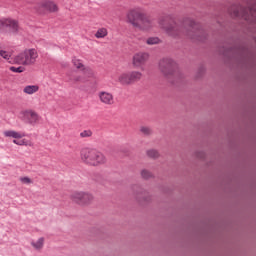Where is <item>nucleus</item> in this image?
I'll return each mask as SVG.
<instances>
[{"label":"nucleus","mask_w":256,"mask_h":256,"mask_svg":"<svg viewBox=\"0 0 256 256\" xmlns=\"http://www.w3.org/2000/svg\"><path fill=\"white\" fill-rule=\"evenodd\" d=\"M231 17L244 19L248 23H256V0H251L248 7L234 5L229 10Z\"/></svg>","instance_id":"nucleus-3"},{"label":"nucleus","mask_w":256,"mask_h":256,"mask_svg":"<svg viewBox=\"0 0 256 256\" xmlns=\"http://www.w3.org/2000/svg\"><path fill=\"white\" fill-rule=\"evenodd\" d=\"M159 26L164 29L165 33L173 39H179V37H188L189 39H195L196 41H204L207 34L201 27V24H197L193 19L186 18L182 24H177L175 21L165 23V19L159 21Z\"/></svg>","instance_id":"nucleus-1"},{"label":"nucleus","mask_w":256,"mask_h":256,"mask_svg":"<svg viewBox=\"0 0 256 256\" xmlns=\"http://www.w3.org/2000/svg\"><path fill=\"white\" fill-rule=\"evenodd\" d=\"M36 11L40 13V15H43L45 13H57L59 11V8L57 7V4L54 2H51L49 0H43L36 6Z\"/></svg>","instance_id":"nucleus-8"},{"label":"nucleus","mask_w":256,"mask_h":256,"mask_svg":"<svg viewBox=\"0 0 256 256\" xmlns=\"http://www.w3.org/2000/svg\"><path fill=\"white\" fill-rule=\"evenodd\" d=\"M72 63L74 65V67H76L77 69H81L82 71L84 70L85 66L83 65V63L81 62V60L74 58L72 60Z\"/></svg>","instance_id":"nucleus-22"},{"label":"nucleus","mask_w":256,"mask_h":256,"mask_svg":"<svg viewBox=\"0 0 256 256\" xmlns=\"http://www.w3.org/2000/svg\"><path fill=\"white\" fill-rule=\"evenodd\" d=\"M4 136L11 137L12 139H23V137H25V133L17 132L15 130H7V131H4Z\"/></svg>","instance_id":"nucleus-13"},{"label":"nucleus","mask_w":256,"mask_h":256,"mask_svg":"<svg viewBox=\"0 0 256 256\" xmlns=\"http://www.w3.org/2000/svg\"><path fill=\"white\" fill-rule=\"evenodd\" d=\"M143 77L139 71L125 72L119 75L118 82L120 85H133Z\"/></svg>","instance_id":"nucleus-6"},{"label":"nucleus","mask_w":256,"mask_h":256,"mask_svg":"<svg viewBox=\"0 0 256 256\" xmlns=\"http://www.w3.org/2000/svg\"><path fill=\"white\" fill-rule=\"evenodd\" d=\"M159 69L165 77H169L175 73V69H177V64L175 63V61H173V59L164 58L159 63Z\"/></svg>","instance_id":"nucleus-7"},{"label":"nucleus","mask_w":256,"mask_h":256,"mask_svg":"<svg viewBox=\"0 0 256 256\" xmlns=\"http://www.w3.org/2000/svg\"><path fill=\"white\" fill-rule=\"evenodd\" d=\"M148 157H151L152 159H157L159 157V151L155 149H151L147 151Z\"/></svg>","instance_id":"nucleus-24"},{"label":"nucleus","mask_w":256,"mask_h":256,"mask_svg":"<svg viewBox=\"0 0 256 256\" xmlns=\"http://www.w3.org/2000/svg\"><path fill=\"white\" fill-rule=\"evenodd\" d=\"M80 159L82 163L93 167L107 163V158L103 153L91 148H83L80 151Z\"/></svg>","instance_id":"nucleus-4"},{"label":"nucleus","mask_w":256,"mask_h":256,"mask_svg":"<svg viewBox=\"0 0 256 256\" xmlns=\"http://www.w3.org/2000/svg\"><path fill=\"white\" fill-rule=\"evenodd\" d=\"M96 39H103L104 37H107V29L100 28L95 34Z\"/></svg>","instance_id":"nucleus-18"},{"label":"nucleus","mask_w":256,"mask_h":256,"mask_svg":"<svg viewBox=\"0 0 256 256\" xmlns=\"http://www.w3.org/2000/svg\"><path fill=\"white\" fill-rule=\"evenodd\" d=\"M10 71H12V73H23V71H25V68L23 66H19V67L11 66Z\"/></svg>","instance_id":"nucleus-27"},{"label":"nucleus","mask_w":256,"mask_h":256,"mask_svg":"<svg viewBox=\"0 0 256 256\" xmlns=\"http://www.w3.org/2000/svg\"><path fill=\"white\" fill-rule=\"evenodd\" d=\"M149 59V54L147 52H138L134 54L132 59V65L134 67H143L147 60Z\"/></svg>","instance_id":"nucleus-9"},{"label":"nucleus","mask_w":256,"mask_h":256,"mask_svg":"<svg viewBox=\"0 0 256 256\" xmlns=\"http://www.w3.org/2000/svg\"><path fill=\"white\" fill-rule=\"evenodd\" d=\"M141 177L143 179H151V177H153V174L149 172V170L144 169L141 171Z\"/></svg>","instance_id":"nucleus-26"},{"label":"nucleus","mask_w":256,"mask_h":256,"mask_svg":"<svg viewBox=\"0 0 256 256\" xmlns=\"http://www.w3.org/2000/svg\"><path fill=\"white\" fill-rule=\"evenodd\" d=\"M147 45H159L161 43V40L159 37H150L146 41Z\"/></svg>","instance_id":"nucleus-20"},{"label":"nucleus","mask_w":256,"mask_h":256,"mask_svg":"<svg viewBox=\"0 0 256 256\" xmlns=\"http://www.w3.org/2000/svg\"><path fill=\"white\" fill-rule=\"evenodd\" d=\"M21 183H24L25 185H31L33 181L29 177H21L20 178Z\"/></svg>","instance_id":"nucleus-29"},{"label":"nucleus","mask_w":256,"mask_h":256,"mask_svg":"<svg viewBox=\"0 0 256 256\" xmlns=\"http://www.w3.org/2000/svg\"><path fill=\"white\" fill-rule=\"evenodd\" d=\"M13 143L15 144V145H27V141H25V140H20V141H18V140H13Z\"/></svg>","instance_id":"nucleus-30"},{"label":"nucleus","mask_w":256,"mask_h":256,"mask_svg":"<svg viewBox=\"0 0 256 256\" xmlns=\"http://www.w3.org/2000/svg\"><path fill=\"white\" fill-rule=\"evenodd\" d=\"M84 79H93L95 77V72L90 67H85L83 70Z\"/></svg>","instance_id":"nucleus-16"},{"label":"nucleus","mask_w":256,"mask_h":256,"mask_svg":"<svg viewBox=\"0 0 256 256\" xmlns=\"http://www.w3.org/2000/svg\"><path fill=\"white\" fill-rule=\"evenodd\" d=\"M43 243H45V239L39 238L36 242H32L31 245L34 249H43Z\"/></svg>","instance_id":"nucleus-19"},{"label":"nucleus","mask_w":256,"mask_h":256,"mask_svg":"<svg viewBox=\"0 0 256 256\" xmlns=\"http://www.w3.org/2000/svg\"><path fill=\"white\" fill-rule=\"evenodd\" d=\"M140 195L142 196V197H147V191H145V190H140Z\"/></svg>","instance_id":"nucleus-31"},{"label":"nucleus","mask_w":256,"mask_h":256,"mask_svg":"<svg viewBox=\"0 0 256 256\" xmlns=\"http://www.w3.org/2000/svg\"><path fill=\"white\" fill-rule=\"evenodd\" d=\"M93 136V132L91 130H84L80 133V137L82 139H87L89 137H92Z\"/></svg>","instance_id":"nucleus-25"},{"label":"nucleus","mask_w":256,"mask_h":256,"mask_svg":"<svg viewBox=\"0 0 256 256\" xmlns=\"http://www.w3.org/2000/svg\"><path fill=\"white\" fill-rule=\"evenodd\" d=\"M92 201H93V195L83 192L82 205H87V203H91Z\"/></svg>","instance_id":"nucleus-17"},{"label":"nucleus","mask_w":256,"mask_h":256,"mask_svg":"<svg viewBox=\"0 0 256 256\" xmlns=\"http://www.w3.org/2000/svg\"><path fill=\"white\" fill-rule=\"evenodd\" d=\"M0 57H3L6 61L11 63V52H7L5 50H0Z\"/></svg>","instance_id":"nucleus-21"},{"label":"nucleus","mask_w":256,"mask_h":256,"mask_svg":"<svg viewBox=\"0 0 256 256\" xmlns=\"http://www.w3.org/2000/svg\"><path fill=\"white\" fill-rule=\"evenodd\" d=\"M144 201H149V198H144Z\"/></svg>","instance_id":"nucleus-32"},{"label":"nucleus","mask_w":256,"mask_h":256,"mask_svg":"<svg viewBox=\"0 0 256 256\" xmlns=\"http://www.w3.org/2000/svg\"><path fill=\"white\" fill-rule=\"evenodd\" d=\"M0 29H8L11 33H17L19 31V24L12 19L0 20Z\"/></svg>","instance_id":"nucleus-10"},{"label":"nucleus","mask_w":256,"mask_h":256,"mask_svg":"<svg viewBox=\"0 0 256 256\" xmlns=\"http://www.w3.org/2000/svg\"><path fill=\"white\" fill-rule=\"evenodd\" d=\"M140 132H141L142 135L149 136V135H151V133H153V130H151V128H149L147 126H141L140 127Z\"/></svg>","instance_id":"nucleus-23"},{"label":"nucleus","mask_w":256,"mask_h":256,"mask_svg":"<svg viewBox=\"0 0 256 256\" xmlns=\"http://www.w3.org/2000/svg\"><path fill=\"white\" fill-rule=\"evenodd\" d=\"M20 119L25 121V123H30V125H33L39 121V115L33 111H24L20 113Z\"/></svg>","instance_id":"nucleus-11"},{"label":"nucleus","mask_w":256,"mask_h":256,"mask_svg":"<svg viewBox=\"0 0 256 256\" xmlns=\"http://www.w3.org/2000/svg\"><path fill=\"white\" fill-rule=\"evenodd\" d=\"M38 57L39 53H37V51L34 48L26 49L15 57V62L18 65H35Z\"/></svg>","instance_id":"nucleus-5"},{"label":"nucleus","mask_w":256,"mask_h":256,"mask_svg":"<svg viewBox=\"0 0 256 256\" xmlns=\"http://www.w3.org/2000/svg\"><path fill=\"white\" fill-rule=\"evenodd\" d=\"M39 91V86L37 85H28L24 87L23 92L26 93V95H33Z\"/></svg>","instance_id":"nucleus-14"},{"label":"nucleus","mask_w":256,"mask_h":256,"mask_svg":"<svg viewBox=\"0 0 256 256\" xmlns=\"http://www.w3.org/2000/svg\"><path fill=\"white\" fill-rule=\"evenodd\" d=\"M98 97L103 105H115V96L112 93L107 91H100Z\"/></svg>","instance_id":"nucleus-12"},{"label":"nucleus","mask_w":256,"mask_h":256,"mask_svg":"<svg viewBox=\"0 0 256 256\" xmlns=\"http://www.w3.org/2000/svg\"><path fill=\"white\" fill-rule=\"evenodd\" d=\"M83 192H74L71 195V199L75 202L78 203V205H82L83 202Z\"/></svg>","instance_id":"nucleus-15"},{"label":"nucleus","mask_w":256,"mask_h":256,"mask_svg":"<svg viewBox=\"0 0 256 256\" xmlns=\"http://www.w3.org/2000/svg\"><path fill=\"white\" fill-rule=\"evenodd\" d=\"M126 21L140 31H149L153 27V22L147 17L142 8H133L126 14Z\"/></svg>","instance_id":"nucleus-2"},{"label":"nucleus","mask_w":256,"mask_h":256,"mask_svg":"<svg viewBox=\"0 0 256 256\" xmlns=\"http://www.w3.org/2000/svg\"><path fill=\"white\" fill-rule=\"evenodd\" d=\"M73 83H86V78L83 77V76H75L73 79H72Z\"/></svg>","instance_id":"nucleus-28"}]
</instances>
